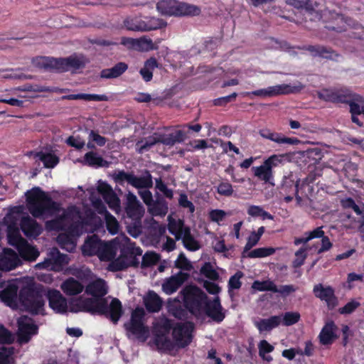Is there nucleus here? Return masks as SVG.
<instances>
[{
  "instance_id": "1",
  "label": "nucleus",
  "mask_w": 364,
  "mask_h": 364,
  "mask_svg": "<svg viewBox=\"0 0 364 364\" xmlns=\"http://www.w3.org/2000/svg\"><path fill=\"white\" fill-rule=\"evenodd\" d=\"M85 292L91 295L92 298H85L78 301L70 306V311L87 312L92 315L105 316L109 318L114 324L117 323L124 311L119 299L114 298L108 304L107 299L104 296L107 294L106 282L102 279H97L89 283Z\"/></svg>"
},
{
  "instance_id": "2",
  "label": "nucleus",
  "mask_w": 364,
  "mask_h": 364,
  "mask_svg": "<svg viewBox=\"0 0 364 364\" xmlns=\"http://www.w3.org/2000/svg\"><path fill=\"white\" fill-rule=\"evenodd\" d=\"M26 196L28 209L36 218L46 215H53L60 210V204L40 187L33 188L27 191Z\"/></svg>"
},
{
  "instance_id": "3",
  "label": "nucleus",
  "mask_w": 364,
  "mask_h": 364,
  "mask_svg": "<svg viewBox=\"0 0 364 364\" xmlns=\"http://www.w3.org/2000/svg\"><path fill=\"white\" fill-rule=\"evenodd\" d=\"M18 301L23 310L31 315H45V300L41 287L35 284L23 287L18 293Z\"/></svg>"
},
{
  "instance_id": "4",
  "label": "nucleus",
  "mask_w": 364,
  "mask_h": 364,
  "mask_svg": "<svg viewBox=\"0 0 364 364\" xmlns=\"http://www.w3.org/2000/svg\"><path fill=\"white\" fill-rule=\"evenodd\" d=\"M36 64L41 68L55 70L58 73L68 71L70 68L78 70L86 65L84 56L70 55L67 58H55L52 57H40L34 60Z\"/></svg>"
},
{
  "instance_id": "5",
  "label": "nucleus",
  "mask_w": 364,
  "mask_h": 364,
  "mask_svg": "<svg viewBox=\"0 0 364 364\" xmlns=\"http://www.w3.org/2000/svg\"><path fill=\"white\" fill-rule=\"evenodd\" d=\"M183 306L195 317L203 314L206 301L207 294L196 285H187L181 291Z\"/></svg>"
},
{
  "instance_id": "6",
  "label": "nucleus",
  "mask_w": 364,
  "mask_h": 364,
  "mask_svg": "<svg viewBox=\"0 0 364 364\" xmlns=\"http://www.w3.org/2000/svg\"><path fill=\"white\" fill-rule=\"evenodd\" d=\"M156 9L163 15L167 16H198L200 13L199 7L175 0H161L156 4Z\"/></svg>"
},
{
  "instance_id": "7",
  "label": "nucleus",
  "mask_w": 364,
  "mask_h": 364,
  "mask_svg": "<svg viewBox=\"0 0 364 364\" xmlns=\"http://www.w3.org/2000/svg\"><path fill=\"white\" fill-rule=\"evenodd\" d=\"M124 26L129 31L145 32L162 28L166 26V22L155 17L146 16L143 19L135 17L126 18Z\"/></svg>"
},
{
  "instance_id": "8",
  "label": "nucleus",
  "mask_w": 364,
  "mask_h": 364,
  "mask_svg": "<svg viewBox=\"0 0 364 364\" xmlns=\"http://www.w3.org/2000/svg\"><path fill=\"white\" fill-rule=\"evenodd\" d=\"M75 218H81L80 212L76 206L71 205L64 210L60 215L48 220L46 223V226L50 230L65 231Z\"/></svg>"
},
{
  "instance_id": "9",
  "label": "nucleus",
  "mask_w": 364,
  "mask_h": 364,
  "mask_svg": "<svg viewBox=\"0 0 364 364\" xmlns=\"http://www.w3.org/2000/svg\"><path fill=\"white\" fill-rule=\"evenodd\" d=\"M282 160L277 155H272L264 161L259 166H253L252 171L254 176L264 183H272L274 180L273 168L277 166Z\"/></svg>"
},
{
  "instance_id": "10",
  "label": "nucleus",
  "mask_w": 364,
  "mask_h": 364,
  "mask_svg": "<svg viewBox=\"0 0 364 364\" xmlns=\"http://www.w3.org/2000/svg\"><path fill=\"white\" fill-rule=\"evenodd\" d=\"M321 18L326 23L325 28L327 30L338 33L345 31L348 24V19L346 18L343 14L328 9L322 12Z\"/></svg>"
},
{
  "instance_id": "11",
  "label": "nucleus",
  "mask_w": 364,
  "mask_h": 364,
  "mask_svg": "<svg viewBox=\"0 0 364 364\" xmlns=\"http://www.w3.org/2000/svg\"><path fill=\"white\" fill-rule=\"evenodd\" d=\"M193 329L191 323H177L172 331V338L175 345L178 348H185L192 341V331Z\"/></svg>"
},
{
  "instance_id": "12",
  "label": "nucleus",
  "mask_w": 364,
  "mask_h": 364,
  "mask_svg": "<svg viewBox=\"0 0 364 364\" xmlns=\"http://www.w3.org/2000/svg\"><path fill=\"white\" fill-rule=\"evenodd\" d=\"M68 263L66 255L60 252L57 247H53L48 253V257L43 262L38 263L37 266L40 269H46L58 271Z\"/></svg>"
},
{
  "instance_id": "13",
  "label": "nucleus",
  "mask_w": 364,
  "mask_h": 364,
  "mask_svg": "<svg viewBox=\"0 0 364 364\" xmlns=\"http://www.w3.org/2000/svg\"><path fill=\"white\" fill-rule=\"evenodd\" d=\"M38 327L32 319L25 316L18 321L17 339L20 344L28 343L31 337L38 334Z\"/></svg>"
},
{
  "instance_id": "14",
  "label": "nucleus",
  "mask_w": 364,
  "mask_h": 364,
  "mask_svg": "<svg viewBox=\"0 0 364 364\" xmlns=\"http://www.w3.org/2000/svg\"><path fill=\"white\" fill-rule=\"evenodd\" d=\"M313 292L316 297L326 303L328 310H333L338 306V300L332 287L318 284L314 287Z\"/></svg>"
},
{
  "instance_id": "15",
  "label": "nucleus",
  "mask_w": 364,
  "mask_h": 364,
  "mask_svg": "<svg viewBox=\"0 0 364 364\" xmlns=\"http://www.w3.org/2000/svg\"><path fill=\"white\" fill-rule=\"evenodd\" d=\"M203 314H206L208 317L217 323H220L224 320L225 314L223 311L220 299L218 296L212 300L208 299Z\"/></svg>"
},
{
  "instance_id": "16",
  "label": "nucleus",
  "mask_w": 364,
  "mask_h": 364,
  "mask_svg": "<svg viewBox=\"0 0 364 364\" xmlns=\"http://www.w3.org/2000/svg\"><path fill=\"white\" fill-rule=\"evenodd\" d=\"M49 307L57 314H65L68 311L67 299L60 291L52 289L47 293Z\"/></svg>"
},
{
  "instance_id": "17",
  "label": "nucleus",
  "mask_w": 364,
  "mask_h": 364,
  "mask_svg": "<svg viewBox=\"0 0 364 364\" xmlns=\"http://www.w3.org/2000/svg\"><path fill=\"white\" fill-rule=\"evenodd\" d=\"M120 43L128 49H133L138 51H149L156 48L152 40L145 37L140 38L122 37Z\"/></svg>"
},
{
  "instance_id": "18",
  "label": "nucleus",
  "mask_w": 364,
  "mask_h": 364,
  "mask_svg": "<svg viewBox=\"0 0 364 364\" xmlns=\"http://www.w3.org/2000/svg\"><path fill=\"white\" fill-rule=\"evenodd\" d=\"M189 277V274L183 272L172 275L163 283V291L168 295L173 294L188 279Z\"/></svg>"
},
{
  "instance_id": "19",
  "label": "nucleus",
  "mask_w": 364,
  "mask_h": 364,
  "mask_svg": "<svg viewBox=\"0 0 364 364\" xmlns=\"http://www.w3.org/2000/svg\"><path fill=\"white\" fill-rule=\"evenodd\" d=\"M295 90V87H292L289 85L282 84L275 86H270L266 89L257 90L250 92L249 94L257 97H267L294 93Z\"/></svg>"
},
{
  "instance_id": "20",
  "label": "nucleus",
  "mask_w": 364,
  "mask_h": 364,
  "mask_svg": "<svg viewBox=\"0 0 364 364\" xmlns=\"http://www.w3.org/2000/svg\"><path fill=\"white\" fill-rule=\"evenodd\" d=\"M259 134L262 138L269 139L279 144L295 146L301 143V141L296 137H287L282 133L272 132L269 129H260Z\"/></svg>"
},
{
  "instance_id": "21",
  "label": "nucleus",
  "mask_w": 364,
  "mask_h": 364,
  "mask_svg": "<svg viewBox=\"0 0 364 364\" xmlns=\"http://www.w3.org/2000/svg\"><path fill=\"white\" fill-rule=\"evenodd\" d=\"M19 225L21 231L27 237L36 238L43 231L41 225L29 215L23 216Z\"/></svg>"
},
{
  "instance_id": "22",
  "label": "nucleus",
  "mask_w": 364,
  "mask_h": 364,
  "mask_svg": "<svg viewBox=\"0 0 364 364\" xmlns=\"http://www.w3.org/2000/svg\"><path fill=\"white\" fill-rule=\"evenodd\" d=\"M140 143H143L140 147L139 152L143 153L144 151H148L151 147L155 144L160 143L166 146H173V141L172 140L171 135L168 134H159L157 136H151L146 139L145 141H138L137 145Z\"/></svg>"
},
{
  "instance_id": "23",
  "label": "nucleus",
  "mask_w": 364,
  "mask_h": 364,
  "mask_svg": "<svg viewBox=\"0 0 364 364\" xmlns=\"http://www.w3.org/2000/svg\"><path fill=\"white\" fill-rule=\"evenodd\" d=\"M202 129V126L200 124H185L182 126L181 129L176 130V132L171 133L173 144L177 143H181L184 140L190 137L191 134L193 132L198 133Z\"/></svg>"
},
{
  "instance_id": "24",
  "label": "nucleus",
  "mask_w": 364,
  "mask_h": 364,
  "mask_svg": "<svg viewBox=\"0 0 364 364\" xmlns=\"http://www.w3.org/2000/svg\"><path fill=\"white\" fill-rule=\"evenodd\" d=\"M125 211L127 217L131 219L132 221L141 220V218L144 213L143 206L134 195L129 197Z\"/></svg>"
},
{
  "instance_id": "25",
  "label": "nucleus",
  "mask_w": 364,
  "mask_h": 364,
  "mask_svg": "<svg viewBox=\"0 0 364 364\" xmlns=\"http://www.w3.org/2000/svg\"><path fill=\"white\" fill-rule=\"evenodd\" d=\"M20 264V259L16 252L11 249H6L4 254L0 255V269L10 271Z\"/></svg>"
},
{
  "instance_id": "26",
  "label": "nucleus",
  "mask_w": 364,
  "mask_h": 364,
  "mask_svg": "<svg viewBox=\"0 0 364 364\" xmlns=\"http://www.w3.org/2000/svg\"><path fill=\"white\" fill-rule=\"evenodd\" d=\"M282 323V316H272L268 318H259L254 321V326L260 333L270 332Z\"/></svg>"
},
{
  "instance_id": "27",
  "label": "nucleus",
  "mask_w": 364,
  "mask_h": 364,
  "mask_svg": "<svg viewBox=\"0 0 364 364\" xmlns=\"http://www.w3.org/2000/svg\"><path fill=\"white\" fill-rule=\"evenodd\" d=\"M0 299L8 306H16L18 299V287L14 284L6 286L0 291Z\"/></svg>"
},
{
  "instance_id": "28",
  "label": "nucleus",
  "mask_w": 364,
  "mask_h": 364,
  "mask_svg": "<svg viewBox=\"0 0 364 364\" xmlns=\"http://www.w3.org/2000/svg\"><path fill=\"white\" fill-rule=\"evenodd\" d=\"M144 304L148 312L156 313L161 309L163 301L154 291L150 290L144 298Z\"/></svg>"
},
{
  "instance_id": "29",
  "label": "nucleus",
  "mask_w": 364,
  "mask_h": 364,
  "mask_svg": "<svg viewBox=\"0 0 364 364\" xmlns=\"http://www.w3.org/2000/svg\"><path fill=\"white\" fill-rule=\"evenodd\" d=\"M60 288L66 295L75 296L83 291L84 286L73 277H69L62 282Z\"/></svg>"
},
{
  "instance_id": "30",
  "label": "nucleus",
  "mask_w": 364,
  "mask_h": 364,
  "mask_svg": "<svg viewBox=\"0 0 364 364\" xmlns=\"http://www.w3.org/2000/svg\"><path fill=\"white\" fill-rule=\"evenodd\" d=\"M128 69V65L124 62L116 63L111 68H105L101 70L100 76L104 79H114L120 77Z\"/></svg>"
},
{
  "instance_id": "31",
  "label": "nucleus",
  "mask_w": 364,
  "mask_h": 364,
  "mask_svg": "<svg viewBox=\"0 0 364 364\" xmlns=\"http://www.w3.org/2000/svg\"><path fill=\"white\" fill-rule=\"evenodd\" d=\"M336 326L333 321L327 322L321 329L319 334L320 343L322 345H330L336 338L335 331Z\"/></svg>"
},
{
  "instance_id": "32",
  "label": "nucleus",
  "mask_w": 364,
  "mask_h": 364,
  "mask_svg": "<svg viewBox=\"0 0 364 364\" xmlns=\"http://www.w3.org/2000/svg\"><path fill=\"white\" fill-rule=\"evenodd\" d=\"M303 48L309 51L314 57L319 56L326 59H333V57L338 56L332 48L323 46H307Z\"/></svg>"
},
{
  "instance_id": "33",
  "label": "nucleus",
  "mask_w": 364,
  "mask_h": 364,
  "mask_svg": "<svg viewBox=\"0 0 364 364\" xmlns=\"http://www.w3.org/2000/svg\"><path fill=\"white\" fill-rule=\"evenodd\" d=\"M81 162L84 165L93 168L107 167L109 166L107 161L94 151L86 153Z\"/></svg>"
},
{
  "instance_id": "34",
  "label": "nucleus",
  "mask_w": 364,
  "mask_h": 364,
  "mask_svg": "<svg viewBox=\"0 0 364 364\" xmlns=\"http://www.w3.org/2000/svg\"><path fill=\"white\" fill-rule=\"evenodd\" d=\"M168 313L179 320H186L188 318V311L180 304V301L176 298L173 301L168 302Z\"/></svg>"
},
{
  "instance_id": "35",
  "label": "nucleus",
  "mask_w": 364,
  "mask_h": 364,
  "mask_svg": "<svg viewBox=\"0 0 364 364\" xmlns=\"http://www.w3.org/2000/svg\"><path fill=\"white\" fill-rule=\"evenodd\" d=\"M18 251L22 258L28 261H35L39 256L38 249L24 240H22V243L18 246Z\"/></svg>"
},
{
  "instance_id": "36",
  "label": "nucleus",
  "mask_w": 364,
  "mask_h": 364,
  "mask_svg": "<svg viewBox=\"0 0 364 364\" xmlns=\"http://www.w3.org/2000/svg\"><path fill=\"white\" fill-rule=\"evenodd\" d=\"M131 185L138 189L150 188L153 186V178L149 171L144 170L141 176H132Z\"/></svg>"
},
{
  "instance_id": "37",
  "label": "nucleus",
  "mask_w": 364,
  "mask_h": 364,
  "mask_svg": "<svg viewBox=\"0 0 364 364\" xmlns=\"http://www.w3.org/2000/svg\"><path fill=\"white\" fill-rule=\"evenodd\" d=\"M363 97L359 95L352 92L347 88H341L337 90L336 102L349 104L350 101H357L362 102Z\"/></svg>"
},
{
  "instance_id": "38",
  "label": "nucleus",
  "mask_w": 364,
  "mask_h": 364,
  "mask_svg": "<svg viewBox=\"0 0 364 364\" xmlns=\"http://www.w3.org/2000/svg\"><path fill=\"white\" fill-rule=\"evenodd\" d=\"M124 327L128 333L138 338L144 336L148 333V328L145 326L144 322L130 320L129 322L124 324Z\"/></svg>"
},
{
  "instance_id": "39",
  "label": "nucleus",
  "mask_w": 364,
  "mask_h": 364,
  "mask_svg": "<svg viewBox=\"0 0 364 364\" xmlns=\"http://www.w3.org/2000/svg\"><path fill=\"white\" fill-rule=\"evenodd\" d=\"M149 210L154 216H165L168 210V203L159 197L149 207Z\"/></svg>"
},
{
  "instance_id": "40",
  "label": "nucleus",
  "mask_w": 364,
  "mask_h": 364,
  "mask_svg": "<svg viewBox=\"0 0 364 364\" xmlns=\"http://www.w3.org/2000/svg\"><path fill=\"white\" fill-rule=\"evenodd\" d=\"M75 237L65 231L60 233L57 237V242L60 247L68 252H72L75 248Z\"/></svg>"
},
{
  "instance_id": "41",
  "label": "nucleus",
  "mask_w": 364,
  "mask_h": 364,
  "mask_svg": "<svg viewBox=\"0 0 364 364\" xmlns=\"http://www.w3.org/2000/svg\"><path fill=\"white\" fill-rule=\"evenodd\" d=\"M183 246L189 251H196L200 248L198 242L191 235V229L187 228L184 230L181 237Z\"/></svg>"
},
{
  "instance_id": "42",
  "label": "nucleus",
  "mask_w": 364,
  "mask_h": 364,
  "mask_svg": "<svg viewBox=\"0 0 364 364\" xmlns=\"http://www.w3.org/2000/svg\"><path fill=\"white\" fill-rule=\"evenodd\" d=\"M36 156L43 163L47 168H53L59 163V158L51 153H44L39 151L36 154Z\"/></svg>"
},
{
  "instance_id": "43",
  "label": "nucleus",
  "mask_w": 364,
  "mask_h": 364,
  "mask_svg": "<svg viewBox=\"0 0 364 364\" xmlns=\"http://www.w3.org/2000/svg\"><path fill=\"white\" fill-rule=\"evenodd\" d=\"M187 226L184 225L183 221L178 220V221L172 220L168 223V231L174 235L176 240H180L183 235V232Z\"/></svg>"
},
{
  "instance_id": "44",
  "label": "nucleus",
  "mask_w": 364,
  "mask_h": 364,
  "mask_svg": "<svg viewBox=\"0 0 364 364\" xmlns=\"http://www.w3.org/2000/svg\"><path fill=\"white\" fill-rule=\"evenodd\" d=\"M251 287L254 291H269L274 292L277 291V285L269 279L264 281L255 280L252 284Z\"/></svg>"
},
{
  "instance_id": "45",
  "label": "nucleus",
  "mask_w": 364,
  "mask_h": 364,
  "mask_svg": "<svg viewBox=\"0 0 364 364\" xmlns=\"http://www.w3.org/2000/svg\"><path fill=\"white\" fill-rule=\"evenodd\" d=\"M86 224L87 222L85 219L77 220H73L65 231L76 238L82 234V228Z\"/></svg>"
},
{
  "instance_id": "46",
  "label": "nucleus",
  "mask_w": 364,
  "mask_h": 364,
  "mask_svg": "<svg viewBox=\"0 0 364 364\" xmlns=\"http://www.w3.org/2000/svg\"><path fill=\"white\" fill-rule=\"evenodd\" d=\"M259 355L264 360L268 362L272 360L270 355L266 356V354L272 353L274 350V347L268 343L266 340H262L258 343Z\"/></svg>"
},
{
  "instance_id": "47",
  "label": "nucleus",
  "mask_w": 364,
  "mask_h": 364,
  "mask_svg": "<svg viewBox=\"0 0 364 364\" xmlns=\"http://www.w3.org/2000/svg\"><path fill=\"white\" fill-rule=\"evenodd\" d=\"M287 4L296 9H304L306 11L311 12L314 10V5L311 0H286Z\"/></svg>"
},
{
  "instance_id": "48",
  "label": "nucleus",
  "mask_w": 364,
  "mask_h": 364,
  "mask_svg": "<svg viewBox=\"0 0 364 364\" xmlns=\"http://www.w3.org/2000/svg\"><path fill=\"white\" fill-rule=\"evenodd\" d=\"M159 260V255L154 252H147L142 257L141 268H146L155 265Z\"/></svg>"
},
{
  "instance_id": "49",
  "label": "nucleus",
  "mask_w": 364,
  "mask_h": 364,
  "mask_svg": "<svg viewBox=\"0 0 364 364\" xmlns=\"http://www.w3.org/2000/svg\"><path fill=\"white\" fill-rule=\"evenodd\" d=\"M275 250L272 247H259L250 251L248 253L250 258H262L273 255Z\"/></svg>"
},
{
  "instance_id": "50",
  "label": "nucleus",
  "mask_w": 364,
  "mask_h": 364,
  "mask_svg": "<svg viewBox=\"0 0 364 364\" xmlns=\"http://www.w3.org/2000/svg\"><path fill=\"white\" fill-rule=\"evenodd\" d=\"M109 208L112 210H118L120 208V200L113 191L102 198Z\"/></svg>"
},
{
  "instance_id": "51",
  "label": "nucleus",
  "mask_w": 364,
  "mask_h": 364,
  "mask_svg": "<svg viewBox=\"0 0 364 364\" xmlns=\"http://www.w3.org/2000/svg\"><path fill=\"white\" fill-rule=\"evenodd\" d=\"M200 273L206 278L215 281L219 279L218 272L213 267L210 262H205L200 269Z\"/></svg>"
},
{
  "instance_id": "52",
  "label": "nucleus",
  "mask_w": 364,
  "mask_h": 364,
  "mask_svg": "<svg viewBox=\"0 0 364 364\" xmlns=\"http://www.w3.org/2000/svg\"><path fill=\"white\" fill-rule=\"evenodd\" d=\"M217 193L222 196L230 197L234 193L233 187L228 181H221L217 186Z\"/></svg>"
},
{
  "instance_id": "53",
  "label": "nucleus",
  "mask_w": 364,
  "mask_h": 364,
  "mask_svg": "<svg viewBox=\"0 0 364 364\" xmlns=\"http://www.w3.org/2000/svg\"><path fill=\"white\" fill-rule=\"evenodd\" d=\"M156 345L162 349L172 350L173 348V342L166 335H156L155 336Z\"/></svg>"
},
{
  "instance_id": "54",
  "label": "nucleus",
  "mask_w": 364,
  "mask_h": 364,
  "mask_svg": "<svg viewBox=\"0 0 364 364\" xmlns=\"http://www.w3.org/2000/svg\"><path fill=\"white\" fill-rule=\"evenodd\" d=\"M299 312L288 311L284 313L282 318V323L284 326H289L296 323L300 319Z\"/></svg>"
},
{
  "instance_id": "55",
  "label": "nucleus",
  "mask_w": 364,
  "mask_h": 364,
  "mask_svg": "<svg viewBox=\"0 0 364 364\" xmlns=\"http://www.w3.org/2000/svg\"><path fill=\"white\" fill-rule=\"evenodd\" d=\"M337 96V90L323 89L318 92V97L320 100L336 103Z\"/></svg>"
},
{
  "instance_id": "56",
  "label": "nucleus",
  "mask_w": 364,
  "mask_h": 364,
  "mask_svg": "<svg viewBox=\"0 0 364 364\" xmlns=\"http://www.w3.org/2000/svg\"><path fill=\"white\" fill-rule=\"evenodd\" d=\"M102 245V240L96 235L89 237L85 243L86 247L89 248V255L95 253Z\"/></svg>"
},
{
  "instance_id": "57",
  "label": "nucleus",
  "mask_w": 364,
  "mask_h": 364,
  "mask_svg": "<svg viewBox=\"0 0 364 364\" xmlns=\"http://www.w3.org/2000/svg\"><path fill=\"white\" fill-rule=\"evenodd\" d=\"M128 233L133 237H139L142 232L141 220L132 221L127 227Z\"/></svg>"
},
{
  "instance_id": "58",
  "label": "nucleus",
  "mask_w": 364,
  "mask_h": 364,
  "mask_svg": "<svg viewBox=\"0 0 364 364\" xmlns=\"http://www.w3.org/2000/svg\"><path fill=\"white\" fill-rule=\"evenodd\" d=\"M173 323L171 320L166 318L161 321L158 326V333L156 335H166L167 336L170 331L173 329Z\"/></svg>"
},
{
  "instance_id": "59",
  "label": "nucleus",
  "mask_w": 364,
  "mask_h": 364,
  "mask_svg": "<svg viewBox=\"0 0 364 364\" xmlns=\"http://www.w3.org/2000/svg\"><path fill=\"white\" fill-rule=\"evenodd\" d=\"M244 276V274L241 271H237L236 273L231 276L228 281L229 290L239 289L242 286L240 279Z\"/></svg>"
},
{
  "instance_id": "60",
  "label": "nucleus",
  "mask_w": 364,
  "mask_h": 364,
  "mask_svg": "<svg viewBox=\"0 0 364 364\" xmlns=\"http://www.w3.org/2000/svg\"><path fill=\"white\" fill-rule=\"evenodd\" d=\"M175 266L176 268H178L185 271H190L193 268V266L190 261L186 258L183 253H181L176 261L175 262Z\"/></svg>"
},
{
  "instance_id": "61",
  "label": "nucleus",
  "mask_w": 364,
  "mask_h": 364,
  "mask_svg": "<svg viewBox=\"0 0 364 364\" xmlns=\"http://www.w3.org/2000/svg\"><path fill=\"white\" fill-rule=\"evenodd\" d=\"M306 251V248L301 247L295 252L296 258L292 262V267L294 268H299L304 264L305 259L307 257Z\"/></svg>"
},
{
  "instance_id": "62",
  "label": "nucleus",
  "mask_w": 364,
  "mask_h": 364,
  "mask_svg": "<svg viewBox=\"0 0 364 364\" xmlns=\"http://www.w3.org/2000/svg\"><path fill=\"white\" fill-rule=\"evenodd\" d=\"M156 188L163 193L164 196L168 199H172L173 197V191L167 187V186L162 181L161 178L155 179Z\"/></svg>"
},
{
  "instance_id": "63",
  "label": "nucleus",
  "mask_w": 364,
  "mask_h": 364,
  "mask_svg": "<svg viewBox=\"0 0 364 364\" xmlns=\"http://www.w3.org/2000/svg\"><path fill=\"white\" fill-rule=\"evenodd\" d=\"M106 226L108 232L112 235H115L119 231V223L112 215H109L106 217Z\"/></svg>"
},
{
  "instance_id": "64",
  "label": "nucleus",
  "mask_w": 364,
  "mask_h": 364,
  "mask_svg": "<svg viewBox=\"0 0 364 364\" xmlns=\"http://www.w3.org/2000/svg\"><path fill=\"white\" fill-rule=\"evenodd\" d=\"M360 306V302L355 300H351L344 306L338 309V313L342 315L350 314L353 313Z\"/></svg>"
}]
</instances>
